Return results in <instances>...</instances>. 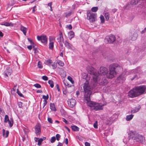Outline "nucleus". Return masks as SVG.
<instances>
[{"mask_svg":"<svg viewBox=\"0 0 146 146\" xmlns=\"http://www.w3.org/2000/svg\"><path fill=\"white\" fill-rule=\"evenodd\" d=\"M48 122L50 123H52L53 121L52 119L50 117H48Z\"/></svg>","mask_w":146,"mask_h":146,"instance_id":"obj_52","label":"nucleus"},{"mask_svg":"<svg viewBox=\"0 0 146 146\" xmlns=\"http://www.w3.org/2000/svg\"><path fill=\"white\" fill-rule=\"evenodd\" d=\"M140 0H131L130 2V4L132 5H134L137 4Z\"/></svg>","mask_w":146,"mask_h":146,"instance_id":"obj_25","label":"nucleus"},{"mask_svg":"<svg viewBox=\"0 0 146 146\" xmlns=\"http://www.w3.org/2000/svg\"><path fill=\"white\" fill-rule=\"evenodd\" d=\"M98 72L100 75H107L108 72V69L104 67H101L99 72Z\"/></svg>","mask_w":146,"mask_h":146,"instance_id":"obj_9","label":"nucleus"},{"mask_svg":"<svg viewBox=\"0 0 146 146\" xmlns=\"http://www.w3.org/2000/svg\"><path fill=\"white\" fill-rule=\"evenodd\" d=\"M68 35L70 37L69 38L70 40H71L72 38L74 37V33L72 31H70L68 33Z\"/></svg>","mask_w":146,"mask_h":146,"instance_id":"obj_28","label":"nucleus"},{"mask_svg":"<svg viewBox=\"0 0 146 146\" xmlns=\"http://www.w3.org/2000/svg\"><path fill=\"white\" fill-rule=\"evenodd\" d=\"M117 79L121 82H123L125 79V77H124V75L123 74H121L120 75L119 77L117 78Z\"/></svg>","mask_w":146,"mask_h":146,"instance_id":"obj_22","label":"nucleus"},{"mask_svg":"<svg viewBox=\"0 0 146 146\" xmlns=\"http://www.w3.org/2000/svg\"><path fill=\"white\" fill-rule=\"evenodd\" d=\"M137 134L135 132L130 131L129 133V137L130 138L134 140V139L137 135Z\"/></svg>","mask_w":146,"mask_h":146,"instance_id":"obj_17","label":"nucleus"},{"mask_svg":"<svg viewBox=\"0 0 146 146\" xmlns=\"http://www.w3.org/2000/svg\"><path fill=\"white\" fill-rule=\"evenodd\" d=\"M141 107L139 105H138L137 107H135L134 109L131 110V112L133 113H135L138 111L140 109Z\"/></svg>","mask_w":146,"mask_h":146,"instance_id":"obj_21","label":"nucleus"},{"mask_svg":"<svg viewBox=\"0 0 146 146\" xmlns=\"http://www.w3.org/2000/svg\"><path fill=\"white\" fill-rule=\"evenodd\" d=\"M116 75V72L115 71L109 70V72H108L106 75L107 78L109 79H112L115 77Z\"/></svg>","mask_w":146,"mask_h":146,"instance_id":"obj_8","label":"nucleus"},{"mask_svg":"<svg viewBox=\"0 0 146 146\" xmlns=\"http://www.w3.org/2000/svg\"><path fill=\"white\" fill-rule=\"evenodd\" d=\"M37 38L38 40L40 41L44 45L47 44L48 38L46 35H43L40 36H37Z\"/></svg>","mask_w":146,"mask_h":146,"instance_id":"obj_6","label":"nucleus"},{"mask_svg":"<svg viewBox=\"0 0 146 146\" xmlns=\"http://www.w3.org/2000/svg\"><path fill=\"white\" fill-rule=\"evenodd\" d=\"M71 128L72 130L74 131H78L79 130V128L76 125L71 126Z\"/></svg>","mask_w":146,"mask_h":146,"instance_id":"obj_26","label":"nucleus"},{"mask_svg":"<svg viewBox=\"0 0 146 146\" xmlns=\"http://www.w3.org/2000/svg\"><path fill=\"white\" fill-rule=\"evenodd\" d=\"M55 140L56 138L54 136H53L51 137L50 141L51 143H53L55 141Z\"/></svg>","mask_w":146,"mask_h":146,"instance_id":"obj_43","label":"nucleus"},{"mask_svg":"<svg viewBox=\"0 0 146 146\" xmlns=\"http://www.w3.org/2000/svg\"><path fill=\"white\" fill-rule=\"evenodd\" d=\"M57 40L59 43L60 45L62 47H63V43H64V37L62 32L59 31V36L57 38Z\"/></svg>","mask_w":146,"mask_h":146,"instance_id":"obj_7","label":"nucleus"},{"mask_svg":"<svg viewBox=\"0 0 146 146\" xmlns=\"http://www.w3.org/2000/svg\"><path fill=\"white\" fill-rule=\"evenodd\" d=\"M43 108L46 105L47 103V101L46 100H43Z\"/></svg>","mask_w":146,"mask_h":146,"instance_id":"obj_51","label":"nucleus"},{"mask_svg":"<svg viewBox=\"0 0 146 146\" xmlns=\"http://www.w3.org/2000/svg\"><path fill=\"white\" fill-rule=\"evenodd\" d=\"M135 37H132L131 39L132 40H135L136 39L137 37V34L136 33L135 34Z\"/></svg>","mask_w":146,"mask_h":146,"instance_id":"obj_54","label":"nucleus"},{"mask_svg":"<svg viewBox=\"0 0 146 146\" xmlns=\"http://www.w3.org/2000/svg\"><path fill=\"white\" fill-rule=\"evenodd\" d=\"M56 137L57 140L59 141L60 137V135L59 134H57L56 135Z\"/></svg>","mask_w":146,"mask_h":146,"instance_id":"obj_47","label":"nucleus"},{"mask_svg":"<svg viewBox=\"0 0 146 146\" xmlns=\"http://www.w3.org/2000/svg\"><path fill=\"white\" fill-rule=\"evenodd\" d=\"M34 86L35 87L37 88H41V86L38 83L34 85Z\"/></svg>","mask_w":146,"mask_h":146,"instance_id":"obj_46","label":"nucleus"},{"mask_svg":"<svg viewBox=\"0 0 146 146\" xmlns=\"http://www.w3.org/2000/svg\"><path fill=\"white\" fill-rule=\"evenodd\" d=\"M48 66L50 67L51 66L52 68L54 69H56L57 67L56 63L55 62L52 63V64L48 65Z\"/></svg>","mask_w":146,"mask_h":146,"instance_id":"obj_27","label":"nucleus"},{"mask_svg":"<svg viewBox=\"0 0 146 146\" xmlns=\"http://www.w3.org/2000/svg\"><path fill=\"white\" fill-rule=\"evenodd\" d=\"M5 130L4 129H3L2 130L3 135L4 137L7 138L8 136L9 132V131H6V133L5 134Z\"/></svg>","mask_w":146,"mask_h":146,"instance_id":"obj_20","label":"nucleus"},{"mask_svg":"<svg viewBox=\"0 0 146 146\" xmlns=\"http://www.w3.org/2000/svg\"><path fill=\"white\" fill-rule=\"evenodd\" d=\"M6 26H13V24L11 23L6 22L3 25Z\"/></svg>","mask_w":146,"mask_h":146,"instance_id":"obj_34","label":"nucleus"},{"mask_svg":"<svg viewBox=\"0 0 146 146\" xmlns=\"http://www.w3.org/2000/svg\"><path fill=\"white\" fill-rule=\"evenodd\" d=\"M101 22L102 23H104V22L105 19L104 16L102 15H101L100 17Z\"/></svg>","mask_w":146,"mask_h":146,"instance_id":"obj_38","label":"nucleus"},{"mask_svg":"<svg viewBox=\"0 0 146 146\" xmlns=\"http://www.w3.org/2000/svg\"><path fill=\"white\" fill-rule=\"evenodd\" d=\"M22 103L21 102H18L17 103V105L20 108H21L22 107Z\"/></svg>","mask_w":146,"mask_h":146,"instance_id":"obj_48","label":"nucleus"},{"mask_svg":"<svg viewBox=\"0 0 146 146\" xmlns=\"http://www.w3.org/2000/svg\"><path fill=\"white\" fill-rule=\"evenodd\" d=\"M55 37H49V41L51 42L52 40H55Z\"/></svg>","mask_w":146,"mask_h":146,"instance_id":"obj_53","label":"nucleus"},{"mask_svg":"<svg viewBox=\"0 0 146 146\" xmlns=\"http://www.w3.org/2000/svg\"><path fill=\"white\" fill-rule=\"evenodd\" d=\"M67 79L72 83L73 84L74 83V81L73 80L72 78L70 76H69L67 77Z\"/></svg>","mask_w":146,"mask_h":146,"instance_id":"obj_37","label":"nucleus"},{"mask_svg":"<svg viewBox=\"0 0 146 146\" xmlns=\"http://www.w3.org/2000/svg\"><path fill=\"white\" fill-rule=\"evenodd\" d=\"M137 75L136 74H135V75L134 77H133L132 78H130V79L131 80H133V79H134L135 78H137Z\"/></svg>","mask_w":146,"mask_h":146,"instance_id":"obj_60","label":"nucleus"},{"mask_svg":"<svg viewBox=\"0 0 146 146\" xmlns=\"http://www.w3.org/2000/svg\"><path fill=\"white\" fill-rule=\"evenodd\" d=\"M48 94L46 96L43 95L42 97V98L44 99V100H46L48 98Z\"/></svg>","mask_w":146,"mask_h":146,"instance_id":"obj_44","label":"nucleus"},{"mask_svg":"<svg viewBox=\"0 0 146 146\" xmlns=\"http://www.w3.org/2000/svg\"><path fill=\"white\" fill-rule=\"evenodd\" d=\"M46 62L48 63L47 65H49V64H51L52 63V61L51 60H48L46 61Z\"/></svg>","mask_w":146,"mask_h":146,"instance_id":"obj_49","label":"nucleus"},{"mask_svg":"<svg viewBox=\"0 0 146 146\" xmlns=\"http://www.w3.org/2000/svg\"><path fill=\"white\" fill-rule=\"evenodd\" d=\"M17 93L21 97H23V94L19 91L18 89L17 90Z\"/></svg>","mask_w":146,"mask_h":146,"instance_id":"obj_42","label":"nucleus"},{"mask_svg":"<svg viewBox=\"0 0 146 146\" xmlns=\"http://www.w3.org/2000/svg\"><path fill=\"white\" fill-rule=\"evenodd\" d=\"M50 108L52 110L54 111H56L55 104L54 103H50Z\"/></svg>","mask_w":146,"mask_h":146,"instance_id":"obj_23","label":"nucleus"},{"mask_svg":"<svg viewBox=\"0 0 146 146\" xmlns=\"http://www.w3.org/2000/svg\"><path fill=\"white\" fill-rule=\"evenodd\" d=\"M71 14V12H69V13H66L65 17H67L68 16H70Z\"/></svg>","mask_w":146,"mask_h":146,"instance_id":"obj_56","label":"nucleus"},{"mask_svg":"<svg viewBox=\"0 0 146 146\" xmlns=\"http://www.w3.org/2000/svg\"><path fill=\"white\" fill-rule=\"evenodd\" d=\"M43 141V140L42 139V138H41L38 141V145H40L42 143V142Z\"/></svg>","mask_w":146,"mask_h":146,"instance_id":"obj_45","label":"nucleus"},{"mask_svg":"<svg viewBox=\"0 0 146 146\" xmlns=\"http://www.w3.org/2000/svg\"><path fill=\"white\" fill-rule=\"evenodd\" d=\"M104 106V104L101 105L100 104L96 103L94 110L96 111L102 110L103 109V107Z\"/></svg>","mask_w":146,"mask_h":146,"instance_id":"obj_15","label":"nucleus"},{"mask_svg":"<svg viewBox=\"0 0 146 146\" xmlns=\"http://www.w3.org/2000/svg\"><path fill=\"white\" fill-rule=\"evenodd\" d=\"M64 84L66 86H69L68 83L66 81H64L63 82Z\"/></svg>","mask_w":146,"mask_h":146,"instance_id":"obj_59","label":"nucleus"},{"mask_svg":"<svg viewBox=\"0 0 146 146\" xmlns=\"http://www.w3.org/2000/svg\"><path fill=\"white\" fill-rule=\"evenodd\" d=\"M141 72V70L139 68H137L132 70L131 71L130 74H135L136 73H140Z\"/></svg>","mask_w":146,"mask_h":146,"instance_id":"obj_18","label":"nucleus"},{"mask_svg":"<svg viewBox=\"0 0 146 146\" xmlns=\"http://www.w3.org/2000/svg\"><path fill=\"white\" fill-rule=\"evenodd\" d=\"M57 63L59 65L61 66H63L64 65V63L61 60H57Z\"/></svg>","mask_w":146,"mask_h":146,"instance_id":"obj_30","label":"nucleus"},{"mask_svg":"<svg viewBox=\"0 0 146 146\" xmlns=\"http://www.w3.org/2000/svg\"><path fill=\"white\" fill-rule=\"evenodd\" d=\"M20 30L23 32L25 36L27 32V29L26 28L21 25L20 27Z\"/></svg>","mask_w":146,"mask_h":146,"instance_id":"obj_19","label":"nucleus"},{"mask_svg":"<svg viewBox=\"0 0 146 146\" xmlns=\"http://www.w3.org/2000/svg\"><path fill=\"white\" fill-rule=\"evenodd\" d=\"M83 88L84 92V97L87 101V104L92 110H94L96 103L90 101V96L92 94L91 88L88 81H86L84 84Z\"/></svg>","mask_w":146,"mask_h":146,"instance_id":"obj_2","label":"nucleus"},{"mask_svg":"<svg viewBox=\"0 0 146 146\" xmlns=\"http://www.w3.org/2000/svg\"><path fill=\"white\" fill-rule=\"evenodd\" d=\"M121 67L117 63H113L109 66V70L115 71L116 73L121 71Z\"/></svg>","mask_w":146,"mask_h":146,"instance_id":"obj_5","label":"nucleus"},{"mask_svg":"<svg viewBox=\"0 0 146 146\" xmlns=\"http://www.w3.org/2000/svg\"><path fill=\"white\" fill-rule=\"evenodd\" d=\"M42 78L43 80L45 81H46L48 80V77L46 76H42Z\"/></svg>","mask_w":146,"mask_h":146,"instance_id":"obj_50","label":"nucleus"},{"mask_svg":"<svg viewBox=\"0 0 146 146\" xmlns=\"http://www.w3.org/2000/svg\"><path fill=\"white\" fill-rule=\"evenodd\" d=\"M37 66L39 68H41L42 67V63L40 61H39L38 62Z\"/></svg>","mask_w":146,"mask_h":146,"instance_id":"obj_40","label":"nucleus"},{"mask_svg":"<svg viewBox=\"0 0 146 146\" xmlns=\"http://www.w3.org/2000/svg\"><path fill=\"white\" fill-rule=\"evenodd\" d=\"M12 73V70L11 68L7 67L4 72V74L6 77H8L10 76Z\"/></svg>","mask_w":146,"mask_h":146,"instance_id":"obj_13","label":"nucleus"},{"mask_svg":"<svg viewBox=\"0 0 146 146\" xmlns=\"http://www.w3.org/2000/svg\"><path fill=\"white\" fill-rule=\"evenodd\" d=\"M98 9V8L97 7H94L92 8L91 10L93 12H96Z\"/></svg>","mask_w":146,"mask_h":146,"instance_id":"obj_39","label":"nucleus"},{"mask_svg":"<svg viewBox=\"0 0 146 146\" xmlns=\"http://www.w3.org/2000/svg\"><path fill=\"white\" fill-rule=\"evenodd\" d=\"M27 48L29 50H31L32 49V46L31 45L28 46Z\"/></svg>","mask_w":146,"mask_h":146,"instance_id":"obj_61","label":"nucleus"},{"mask_svg":"<svg viewBox=\"0 0 146 146\" xmlns=\"http://www.w3.org/2000/svg\"><path fill=\"white\" fill-rule=\"evenodd\" d=\"M41 125L39 123H37L35 127V133L37 135H40L41 133Z\"/></svg>","mask_w":146,"mask_h":146,"instance_id":"obj_10","label":"nucleus"},{"mask_svg":"<svg viewBox=\"0 0 146 146\" xmlns=\"http://www.w3.org/2000/svg\"><path fill=\"white\" fill-rule=\"evenodd\" d=\"M85 146H90V144L89 143L87 142H86L85 143Z\"/></svg>","mask_w":146,"mask_h":146,"instance_id":"obj_58","label":"nucleus"},{"mask_svg":"<svg viewBox=\"0 0 146 146\" xmlns=\"http://www.w3.org/2000/svg\"><path fill=\"white\" fill-rule=\"evenodd\" d=\"M63 146V144L60 143V142H58V145L57 146Z\"/></svg>","mask_w":146,"mask_h":146,"instance_id":"obj_63","label":"nucleus"},{"mask_svg":"<svg viewBox=\"0 0 146 146\" xmlns=\"http://www.w3.org/2000/svg\"><path fill=\"white\" fill-rule=\"evenodd\" d=\"M9 126L10 127H12L13 124V120L12 118H11L8 121Z\"/></svg>","mask_w":146,"mask_h":146,"instance_id":"obj_24","label":"nucleus"},{"mask_svg":"<svg viewBox=\"0 0 146 146\" xmlns=\"http://www.w3.org/2000/svg\"><path fill=\"white\" fill-rule=\"evenodd\" d=\"M93 126L94 127L95 129H97L98 128V121H96L94 123Z\"/></svg>","mask_w":146,"mask_h":146,"instance_id":"obj_41","label":"nucleus"},{"mask_svg":"<svg viewBox=\"0 0 146 146\" xmlns=\"http://www.w3.org/2000/svg\"><path fill=\"white\" fill-rule=\"evenodd\" d=\"M133 115L132 114L127 115L126 118V120L127 121H130L133 118Z\"/></svg>","mask_w":146,"mask_h":146,"instance_id":"obj_31","label":"nucleus"},{"mask_svg":"<svg viewBox=\"0 0 146 146\" xmlns=\"http://www.w3.org/2000/svg\"><path fill=\"white\" fill-rule=\"evenodd\" d=\"M62 121L65 122L66 124H68V122L65 119L63 118Z\"/></svg>","mask_w":146,"mask_h":146,"instance_id":"obj_57","label":"nucleus"},{"mask_svg":"<svg viewBox=\"0 0 146 146\" xmlns=\"http://www.w3.org/2000/svg\"><path fill=\"white\" fill-rule=\"evenodd\" d=\"M107 40L108 43H112L114 42L115 40V36L113 35H110L108 38L107 39Z\"/></svg>","mask_w":146,"mask_h":146,"instance_id":"obj_14","label":"nucleus"},{"mask_svg":"<svg viewBox=\"0 0 146 146\" xmlns=\"http://www.w3.org/2000/svg\"><path fill=\"white\" fill-rule=\"evenodd\" d=\"M104 16L106 20L108 21L110 18V14L108 13H105Z\"/></svg>","mask_w":146,"mask_h":146,"instance_id":"obj_33","label":"nucleus"},{"mask_svg":"<svg viewBox=\"0 0 146 146\" xmlns=\"http://www.w3.org/2000/svg\"><path fill=\"white\" fill-rule=\"evenodd\" d=\"M88 70V72L93 75L92 77L94 87L96 86L97 83L100 85H105L108 84V82L106 77L99 75L97 71L95 69L90 67Z\"/></svg>","mask_w":146,"mask_h":146,"instance_id":"obj_1","label":"nucleus"},{"mask_svg":"<svg viewBox=\"0 0 146 146\" xmlns=\"http://www.w3.org/2000/svg\"><path fill=\"white\" fill-rule=\"evenodd\" d=\"M36 92L37 93H42V91L41 90H38L36 91Z\"/></svg>","mask_w":146,"mask_h":146,"instance_id":"obj_64","label":"nucleus"},{"mask_svg":"<svg viewBox=\"0 0 146 146\" xmlns=\"http://www.w3.org/2000/svg\"><path fill=\"white\" fill-rule=\"evenodd\" d=\"M65 46L68 49H72L73 47V45L69 43L67 40H65L64 43Z\"/></svg>","mask_w":146,"mask_h":146,"instance_id":"obj_16","label":"nucleus"},{"mask_svg":"<svg viewBox=\"0 0 146 146\" xmlns=\"http://www.w3.org/2000/svg\"><path fill=\"white\" fill-rule=\"evenodd\" d=\"M146 89V87L145 85L136 86L129 91L128 95L131 98L137 97L143 94Z\"/></svg>","mask_w":146,"mask_h":146,"instance_id":"obj_3","label":"nucleus"},{"mask_svg":"<svg viewBox=\"0 0 146 146\" xmlns=\"http://www.w3.org/2000/svg\"><path fill=\"white\" fill-rule=\"evenodd\" d=\"M54 47V42H50L49 44V47L50 49L52 50Z\"/></svg>","mask_w":146,"mask_h":146,"instance_id":"obj_32","label":"nucleus"},{"mask_svg":"<svg viewBox=\"0 0 146 146\" xmlns=\"http://www.w3.org/2000/svg\"><path fill=\"white\" fill-rule=\"evenodd\" d=\"M87 18L90 22H94L96 20L97 14L92 13L90 11L87 12Z\"/></svg>","mask_w":146,"mask_h":146,"instance_id":"obj_4","label":"nucleus"},{"mask_svg":"<svg viewBox=\"0 0 146 146\" xmlns=\"http://www.w3.org/2000/svg\"><path fill=\"white\" fill-rule=\"evenodd\" d=\"M68 105L71 108L73 107L76 104V101L73 99H69L68 101Z\"/></svg>","mask_w":146,"mask_h":146,"instance_id":"obj_12","label":"nucleus"},{"mask_svg":"<svg viewBox=\"0 0 146 146\" xmlns=\"http://www.w3.org/2000/svg\"><path fill=\"white\" fill-rule=\"evenodd\" d=\"M61 72L60 73V75L62 77H65L66 75V72H64L62 68H61Z\"/></svg>","mask_w":146,"mask_h":146,"instance_id":"obj_29","label":"nucleus"},{"mask_svg":"<svg viewBox=\"0 0 146 146\" xmlns=\"http://www.w3.org/2000/svg\"><path fill=\"white\" fill-rule=\"evenodd\" d=\"M10 119H9V117L7 115H5L4 118V122L5 123H7Z\"/></svg>","mask_w":146,"mask_h":146,"instance_id":"obj_36","label":"nucleus"},{"mask_svg":"<svg viewBox=\"0 0 146 146\" xmlns=\"http://www.w3.org/2000/svg\"><path fill=\"white\" fill-rule=\"evenodd\" d=\"M67 28L71 30L72 29V26L71 25H67Z\"/></svg>","mask_w":146,"mask_h":146,"instance_id":"obj_55","label":"nucleus"},{"mask_svg":"<svg viewBox=\"0 0 146 146\" xmlns=\"http://www.w3.org/2000/svg\"><path fill=\"white\" fill-rule=\"evenodd\" d=\"M134 140L142 143L145 141V138L142 135L137 134V136L134 138Z\"/></svg>","mask_w":146,"mask_h":146,"instance_id":"obj_11","label":"nucleus"},{"mask_svg":"<svg viewBox=\"0 0 146 146\" xmlns=\"http://www.w3.org/2000/svg\"><path fill=\"white\" fill-rule=\"evenodd\" d=\"M65 143L66 145H67L68 144V139L67 138L65 139Z\"/></svg>","mask_w":146,"mask_h":146,"instance_id":"obj_62","label":"nucleus"},{"mask_svg":"<svg viewBox=\"0 0 146 146\" xmlns=\"http://www.w3.org/2000/svg\"><path fill=\"white\" fill-rule=\"evenodd\" d=\"M48 83L50 85V86L51 88H52L54 86V83L52 80H49L48 81Z\"/></svg>","mask_w":146,"mask_h":146,"instance_id":"obj_35","label":"nucleus"}]
</instances>
